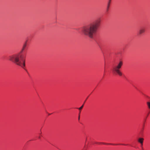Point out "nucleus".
<instances>
[{
  "label": "nucleus",
  "instance_id": "obj_1",
  "mask_svg": "<svg viewBox=\"0 0 150 150\" xmlns=\"http://www.w3.org/2000/svg\"><path fill=\"white\" fill-rule=\"evenodd\" d=\"M100 19H97L89 25L83 27L81 29L82 32L85 35L92 38L100 26Z\"/></svg>",
  "mask_w": 150,
  "mask_h": 150
},
{
  "label": "nucleus",
  "instance_id": "obj_2",
  "mask_svg": "<svg viewBox=\"0 0 150 150\" xmlns=\"http://www.w3.org/2000/svg\"><path fill=\"white\" fill-rule=\"evenodd\" d=\"M23 50L22 49L19 54L12 55L9 57V59L10 61L23 68H24L25 67V57L22 54Z\"/></svg>",
  "mask_w": 150,
  "mask_h": 150
},
{
  "label": "nucleus",
  "instance_id": "obj_3",
  "mask_svg": "<svg viewBox=\"0 0 150 150\" xmlns=\"http://www.w3.org/2000/svg\"><path fill=\"white\" fill-rule=\"evenodd\" d=\"M123 64V62L122 61H120L117 62L116 65L114 66L112 68L113 72L120 76H122V73L120 70V69L121 68Z\"/></svg>",
  "mask_w": 150,
  "mask_h": 150
},
{
  "label": "nucleus",
  "instance_id": "obj_4",
  "mask_svg": "<svg viewBox=\"0 0 150 150\" xmlns=\"http://www.w3.org/2000/svg\"><path fill=\"white\" fill-rule=\"evenodd\" d=\"M145 28L144 27L141 28L139 30L138 32V34L139 35H142L145 33Z\"/></svg>",
  "mask_w": 150,
  "mask_h": 150
},
{
  "label": "nucleus",
  "instance_id": "obj_5",
  "mask_svg": "<svg viewBox=\"0 0 150 150\" xmlns=\"http://www.w3.org/2000/svg\"><path fill=\"white\" fill-rule=\"evenodd\" d=\"M144 140V139L143 138H139L138 139V142L141 144V146H142V149H143L142 146L143 145Z\"/></svg>",
  "mask_w": 150,
  "mask_h": 150
},
{
  "label": "nucleus",
  "instance_id": "obj_6",
  "mask_svg": "<svg viewBox=\"0 0 150 150\" xmlns=\"http://www.w3.org/2000/svg\"><path fill=\"white\" fill-rule=\"evenodd\" d=\"M111 0H109V2H108V5H107V11H108L110 6V4L111 2Z\"/></svg>",
  "mask_w": 150,
  "mask_h": 150
},
{
  "label": "nucleus",
  "instance_id": "obj_7",
  "mask_svg": "<svg viewBox=\"0 0 150 150\" xmlns=\"http://www.w3.org/2000/svg\"><path fill=\"white\" fill-rule=\"evenodd\" d=\"M146 104L147 105L148 108L150 110V101H147L146 102Z\"/></svg>",
  "mask_w": 150,
  "mask_h": 150
},
{
  "label": "nucleus",
  "instance_id": "obj_8",
  "mask_svg": "<svg viewBox=\"0 0 150 150\" xmlns=\"http://www.w3.org/2000/svg\"><path fill=\"white\" fill-rule=\"evenodd\" d=\"M84 104L83 103V104L79 108H77L79 110H81L82 109V108Z\"/></svg>",
  "mask_w": 150,
  "mask_h": 150
},
{
  "label": "nucleus",
  "instance_id": "obj_9",
  "mask_svg": "<svg viewBox=\"0 0 150 150\" xmlns=\"http://www.w3.org/2000/svg\"><path fill=\"white\" fill-rule=\"evenodd\" d=\"M26 44L25 43V44L23 45V50H24V49H25V48L26 47Z\"/></svg>",
  "mask_w": 150,
  "mask_h": 150
},
{
  "label": "nucleus",
  "instance_id": "obj_10",
  "mask_svg": "<svg viewBox=\"0 0 150 150\" xmlns=\"http://www.w3.org/2000/svg\"><path fill=\"white\" fill-rule=\"evenodd\" d=\"M96 143V144H97L98 143ZM98 144H105L104 143H98Z\"/></svg>",
  "mask_w": 150,
  "mask_h": 150
},
{
  "label": "nucleus",
  "instance_id": "obj_11",
  "mask_svg": "<svg viewBox=\"0 0 150 150\" xmlns=\"http://www.w3.org/2000/svg\"><path fill=\"white\" fill-rule=\"evenodd\" d=\"M78 119H79H79H80V114L79 115Z\"/></svg>",
  "mask_w": 150,
  "mask_h": 150
},
{
  "label": "nucleus",
  "instance_id": "obj_12",
  "mask_svg": "<svg viewBox=\"0 0 150 150\" xmlns=\"http://www.w3.org/2000/svg\"><path fill=\"white\" fill-rule=\"evenodd\" d=\"M110 144V145H114V144Z\"/></svg>",
  "mask_w": 150,
  "mask_h": 150
},
{
  "label": "nucleus",
  "instance_id": "obj_13",
  "mask_svg": "<svg viewBox=\"0 0 150 150\" xmlns=\"http://www.w3.org/2000/svg\"><path fill=\"white\" fill-rule=\"evenodd\" d=\"M81 110H80V111H79V113H80L81 112Z\"/></svg>",
  "mask_w": 150,
  "mask_h": 150
},
{
  "label": "nucleus",
  "instance_id": "obj_14",
  "mask_svg": "<svg viewBox=\"0 0 150 150\" xmlns=\"http://www.w3.org/2000/svg\"><path fill=\"white\" fill-rule=\"evenodd\" d=\"M149 113L148 114V115H147V116L148 115H149Z\"/></svg>",
  "mask_w": 150,
  "mask_h": 150
},
{
  "label": "nucleus",
  "instance_id": "obj_15",
  "mask_svg": "<svg viewBox=\"0 0 150 150\" xmlns=\"http://www.w3.org/2000/svg\"><path fill=\"white\" fill-rule=\"evenodd\" d=\"M86 101V100H85V102H84V103H85V102Z\"/></svg>",
  "mask_w": 150,
  "mask_h": 150
},
{
  "label": "nucleus",
  "instance_id": "obj_16",
  "mask_svg": "<svg viewBox=\"0 0 150 150\" xmlns=\"http://www.w3.org/2000/svg\"><path fill=\"white\" fill-rule=\"evenodd\" d=\"M39 138L40 139V137H39Z\"/></svg>",
  "mask_w": 150,
  "mask_h": 150
},
{
  "label": "nucleus",
  "instance_id": "obj_17",
  "mask_svg": "<svg viewBox=\"0 0 150 150\" xmlns=\"http://www.w3.org/2000/svg\"><path fill=\"white\" fill-rule=\"evenodd\" d=\"M142 150H143V149H142Z\"/></svg>",
  "mask_w": 150,
  "mask_h": 150
}]
</instances>
